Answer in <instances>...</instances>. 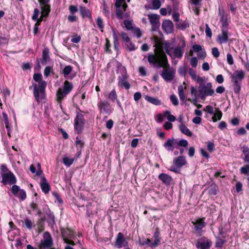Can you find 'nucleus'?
I'll return each instance as SVG.
<instances>
[{
  "mask_svg": "<svg viewBox=\"0 0 249 249\" xmlns=\"http://www.w3.org/2000/svg\"><path fill=\"white\" fill-rule=\"evenodd\" d=\"M192 223L195 226V231H200L206 225V223L204 221V218L197 219L195 222L193 221Z\"/></svg>",
  "mask_w": 249,
  "mask_h": 249,
  "instance_id": "18",
  "label": "nucleus"
},
{
  "mask_svg": "<svg viewBox=\"0 0 249 249\" xmlns=\"http://www.w3.org/2000/svg\"><path fill=\"white\" fill-rule=\"evenodd\" d=\"M225 242L226 241L225 240L217 238L216 242V247L222 248Z\"/></svg>",
  "mask_w": 249,
  "mask_h": 249,
  "instance_id": "53",
  "label": "nucleus"
},
{
  "mask_svg": "<svg viewBox=\"0 0 249 249\" xmlns=\"http://www.w3.org/2000/svg\"><path fill=\"white\" fill-rule=\"evenodd\" d=\"M30 207L32 209L36 212V213L38 215L41 214V211L38 208L37 205L36 203L32 202L30 205Z\"/></svg>",
  "mask_w": 249,
  "mask_h": 249,
  "instance_id": "49",
  "label": "nucleus"
},
{
  "mask_svg": "<svg viewBox=\"0 0 249 249\" xmlns=\"http://www.w3.org/2000/svg\"><path fill=\"white\" fill-rule=\"evenodd\" d=\"M148 61L150 64H152L156 68H163L161 76L166 82H171L174 78L175 71L173 69L170 68V65L168 62V59L165 53L162 51L158 52L156 56L154 54H150L148 56Z\"/></svg>",
  "mask_w": 249,
  "mask_h": 249,
  "instance_id": "1",
  "label": "nucleus"
},
{
  "mask_svg": "<svg viewBox=\"0 0 249 249\" xmlns=\"http://www.w3.org/2000/svg\"><path fill=\"white\" fill-rule=\"evenodd\" d=\"M162 29L167 34L171 33L174 29L173 22L170 20L163 21L162 24Z\"/></svg>",
  "mask_w": 249,
  "mask_h": 249,
  "instance_id": "16",
  "label": "nucleus"
},
{
  "mask_svg": "<svg viewBox=\"0 0 249 249\" xmlns=\"http://www.w3.org/2000/svg\"><path fill=\"white\" fill-rule=\"evenodd\" d=\"M52 68L48 66L46 67L44 71V74L46 77H48L50 75L51 72L52 71Z\"/></svg>",
  "mask_w": 249,
  "mask_h": 249,
  "instance_id": "59",
  "label": "nucleus"
},
{
  "mask_svg": "<svg viewBox=\"0 0 249 249\" xmlns=\"http://www.w3.org/2000/svg\"><path fill=\"white\" fill-rule=\"evenodd\" d=\"M73 85L71 83L66 80L64 82L63 88H59L56 93L57 99L59 102L66 96L72 89Z\"/></svg>",
  "mask_w": 249,
  "mask_h": 249,
  "instance_id": "6",
  "label": "nucleus"
},
{
  "mask_svg": "<svg viewBox=\"0 0 249 249\" xmlns=\"http://www.w3.org/2000/svg\"><path fill=\"white\" fill-rule=\"evenodd\" d=\"M2 177V183L4 185H12L14 184L17 182L16 177L11 171H8L7 173H1Z\"/></svg>",
  "mask_w": 249,
  "mask_h": 249,
  "instance_id": "8",
  "label": "nucleus"
},
{
  "mask_svg": "<svg viewBox=\"0 0 249 249\" xmlns=\"http://www.w3.org/2000/svg\"><path fill=\"white\" fill-rule=\"evenodd\" d=\"M241 172L245 175L248 174L249 173V164L246 165L241 167Z\"/></svg>",
  "mask_w": 249,
  "mask_h": 249,
  "instance_id": "56",
  "label": "nucleus"
},
{
  "mask_svg": "<svg viewBox=\"0 0 249 249\" xmlns=\"http://www.w3.org/2000/svg\"><path fill=\"white\" fill-rule=\"evenodd\" d=\"M73 159H70L68 157H65L63 159V162L65 165L68 166L71 165L73 162Z\"/></svg>",
  "mask_w": 249,
  "mask_h": 249,
  "instance_id": "44",
  "label": "nucleus"
},
{
  "mask_svg": "<svg viewBox=\"0 0 249 249\" xmlns=\"http://www.w3.org/2000/svg\"><path fill=\"white\" fill-rule=\"evenodd\" d=\"M124 23L126 29L128 30H131L133 29V27L132 22L129 20H124Z\"/></svg>",
  "mask_w": 249,
  "mask_h": 249,
  "instance_id": "46",
  "label": "nucleus"
},
{
  "mask_svg": "<svg viewBox=\"0 0 249 249\" xmlns=\"http://www.w3.org/2000/svg\"><path fill=\"white\" fill-rule=\"evenodd\" d=\"M178 93L180 100L184 102L185 100V95L182 86H179L178 87Z\"/></svg>",
  "mask_w": 249,
  "mask_h": 249,
  "instance_id": "36",
  "label": "nucleus"
},
{
  "mask_svg": "<svg viewBox=\"0 0 249 249\" xmlns=\"http://www.w3.org/2000/svg\"><path fill=\"white\" fill-rule=\"evenodd\" d=\"M80 13L83 18L87 17L89 18H91V14L90 11L84 7H80Z\"/></svg>",
  "mask_w": 249,
  "mask_h": 249,
  "instance_id": "29",
  "label": "nucleus"
},
{
  "mask_svg": "<svg viewBox=\"0 0 249 249\" xmlns=\"http://www.w3.org/2000/svg\"><path fill=\"white\" fill-rule=\"evenodd\" d=\"M229 33L227 30L222 29V33L218 36V41L219 43H226L229 39Z\"/></svg>",
  "mask_w": 249,
  "mask_h": 249,
  "instance_id": "20",
  "label": "nucleus"
},
{
  "mask_svg": "<svg viewBox=\"0 0 249 249\" xmlns=\"http://www.w3.org/2000/svg\"><path fill=\"white\" fill-rule=\"evenodd\" d=\"M139 72L142 76L146 75V71L145 68L143 66L140 67L139 68Z\"/></svg>",
  "mask_w": 249,
  "mask_h": 249,
  "instance_id": "61",
  "label": "nucleus"
},
{
  "mask_svg": "<svg viewBox=\"0 0 249 249\" xmlns=\"http://www.w3.org/2000/svg\"><path fill=\"white\" fill-rule=\"evenodd\" d=\"M242 151L245 156L244 160L245 162L249 163V148L248 146L244 145L241 147Z\"/></svg>",
  "mask_w": 249,
  "mask_h": 249,
  "instance_id": "28",
  "label": "nucleus"
},
{
  "mask_svg": "<svg viewBox=\"0 0 249 249\" xmlns=\"http://www.w3.org/2000/svg\"><path fill=\"white\" fill-rule=\"evenodd\" d=\"M212 53L213 56L215 58H217L219 56V52L218 49L216 47H214L212 49Z\"/></svg>",
  "mask_w": 249,
  "mask_h": 249,
  "instance_id": "62",
  "label": "nucleus"
},
{
  "mask_svg": "<svg viewBox=\"0 0 249 249\" xmlns=\"http://www.w3.org/2000/svg\"><path fill=\"white\" fill-rule=\"evenodd\" d=\"M177 26L179 29L184 30L189 27V23L187 21L185 20L182 22L177 24Z\"/></svg>",
  "mask_w": 249,
  "mask_h": 249,
  "instance_id": "39",
  "label": "nucleus"
},
{
  "mask_svg": "<svg viewBox=\"0 0 249 249\" xmlns=\"http://www.w3.org/2000/svg\"><path fill=\"white\" fill-rule=\"evenodd\" d=\"M196 246L199 249H209L211 246V242L207 239L201 238L197 241Z\"/></svg>",
  "mask_w": 249,
  "mask_h": 249,
  "instance_id": "15",
  "label": "nucleus"
},
{
  "mask_svg": "<svg viewBox=\"0 0 249 249\" xmlns=\"http://www.w3.org/2000/svg\"><path fill=\"white\" fill-rule=\"evenodd\" d=\"M24 225L28 229H31L33 226V223L31 220L26 218L24 220Z\"/></svg>",
  "mask_w": 249,
  "mask_h": 249,
  "instance_id": "51",
  "label": "nucleus"
},
{
  "mask_svg": "<svg viewBox=\"0 0 249 249\" xmlns=\"http://www.w3.org/2000/svg\"><path fill=\"white\" fill-rule=\"evenodd\" d=\"M16 196L18 197L21 200H24L26 198V194L24 190L20 189Z\"/></svg>",
  "mask_w": 249,
  "mask_h": 249,
  "instance_id": "41",
  "label": "nucleus"
},
{
  "mask_svg": "<svg viewBox=\"0 0 249 249\" xmlns=\"http://www.w3.org/2000/svg\"><path fill=\"white\" fill-rule=\"evenodd\" d=\"M123 39L126 42H129L130 41V38L128 37L127 35L124 32H122L121 34Z\"/></svg>",
  "mask_w": 249,
  "mask_h": 249,
  "instance_id": "64",
  "label": "nucleus"
},
{
  "mask_svg": "<svg viewBox=\"0 0 249 249\" xmlns=\"http://www.w3.org/2000/svg\"><path fill=\"white\" fill-rule=\"evenodd\" d=\"M200 82L197 90L198 97L204 99L207 96H213L214 91L212 88V84L210 82L206 83L204 80Z\"/></svg>",
  "mask_w": 249,
  "mask_h": 249,
  "instance_id": "2",
  "label": "nucleus"
},
{
  "mask_svg": "<svg viewBox=\"0 0 249 249\" xmlns=\"http://www.w3.org/2000/svg\"><path fill=\"white\" fill-rule=\"evenodd\" d=\"M103 12L106 17L107 18L109 17L110 12L109 11V8L105 1L103 3Z\"/></svg>",
  "mask_w": 249,
  "mask_h": 249,
  "instance_id": "43",
  "label": "nucleus"
},
{
  "mask_svg": "<svg viewBox=\"0 0 249 249\" xmlns=\"http://www.w3.org/2000/svg\"><path fill=\"white\" fill-rule=\"evenodd\" d=\"M81 124L85 123V120L83 114L78 113L76 115V117L74 120V124Z\"/></svg>",
  "mask_w": 249,
  "mask_h": 249,
  "instance_id": "37",
  "label": "nucleus"
},
{
  "mask_svg": "<svg viewBox=\"0 0 249 249\" xmlns=\"http://www.w3.org/2000/svg\"><path fill=\"white\" fill-rule=\"evenodd\" d=\"M33 78L35 81L38 83L37 85H39L41 82L46 83L42 80V76L40 73H35L33 76Z\"/></svg>",
  "mask_w": 249,
  "mask_h": 249,
  "instance_id": "38",
  "label": "nucleus"
},
{
  "mask_svg": "<svg viewBox=\"0 0 249 249\" xmlns=\"http://www.w3.org/2000/svg\"><path fill=\"white\" fill-rule=\"evenodd\" d=\"M154 241L151 244V248H154L158 247L160 244L161 237L160 235L159 228H157L153 235Z\"/></svg>",
  "mask_w": 249,
  "mask_h": 249,
  "instance_id": "14",
  "label": "nucleus"
},
{
  "mask_svg": "<svg viewBox=\"0 0 249 249\" xmlns=\"http://www.w3.org/2000/svg\"><path fill=\"white\" fill-rule=\"evenodd\" d=\"M185 42L184 40L182 41V45L180 47H176L174 49V57L181 58L183 54V48L185 47Z\"/></svg>",
  "mask_w": 249,
  "mask_h": 249,
  "instance_id": "17",
  "label": "nucleus"
},
{
  "mask_svg": "<svg viewBox=\"0 0 249 249\" xmlns=\"http://www.w3.org/2000/svg\"><path fill=\"white\" fill-rule=\"evenodd\" d=\"M188 69L189 68H188L187 66L186 65L181 66L178 69V72L180 76L185 77L187 73Z\"/></svg>",
  "mask_w": 249,
  "mask_h": 249,
  "instance_id": "34",
  "label": "nucleus"
},
{
  "mask_svg": "<svg viewBox=\"0 0 249 249\" xmlns=\"http://www.w3.org/2000/svg\"><path fill=\"white\" fill-rule=\"evenodd\" d=\"M233 90L234 92L236 94H239L241 89L242 83L238 82H232Z\"/></svg>",
  "mask_w": 249,
  "mask_h": 249,
  "instance_id": "32",
  "label": "nucleus"
},
{
  "mask_svg": "<svg viewBox=\"0 0 249 249\" xmlns=\"http://www.w3.org/2000/svg\"><path fill=\"white\" fill-rule=\"evenodd\" d=\"M72 71V67L71 66L68 65L64 67L63 70V73L65 78H67L68 75L71 73Z\"/></svg>",
  "mask_w": 249,
  "mask_h": 249,
  "instance_id": "35",
  "label": "nucleus"
},
{
  "mask_svg": "<svg viewBox=\"0 0 249 249\" xmlns=\"http://www.w3.org/2000/svg\"><path fill=\"white\" fill-rule=\"evenodd\" d=\"M40 187L42 191L46 194H48L51 190L50 185L47 182V180L44 177L41 178Z\"/></svg>",
  "mask_w": 249,
  "mask_h": 249,
  "instance_id": "21",
  "label": "nucleus"
},
{
  "mask_svg": "<svg viewBox=\"0 0 249 249\" xmlns=\"http://www.w3.org/2000/svg\"><path fill=\"white\" fill-rule=\"evenodd\" d=\"M61 234L65 243L68 245H75V244L71 239L75 238V232L72 230L67 229H61Z\"/></svg>",
  "mask_w": 249,
  "mask_h": 249,
  "instance_id": "7",
  "label": "nucleus"
},
{
  "mask_svg": "<svg viewBox=\"0 0 249 249\" xmlns=\"http://www.w3.org/2000/svg\"><path fill=\"white\" fill-rule=\"evenodd\" d=\"M164 115L167 118L168 120L170 122H174L176 120V117L174 115L171 114L170 111H165L164 113Z\"/></svg>",
  "mask_w": 249,
  "mask_h": 249,
  "instance_id": "40",
  "label": "nucleus"
},
{
  "mask_svg": "<svg viewBox=\"0 0 249 249\" xmlns=\"http://www.w3.org/2000/svg\"><path fill=\"white\" fill-rule=\"evenodd\" d=\"M84 124L85 123L74 124L75 129L77 131L78 133H80L82 132Z\"/></svg>",
  "mask_w": 249,
  "mask_h": 249,
  "instance_id": "47",
  "label": "nucleus"
},
{
  "mask_svg": "<svg viewBox=\"0 0 249 249\" xmlns=\"http://www.w3.org/2000/svg\"><path fill=\"white\" fill-rule=\"evenodd\" d=\"M170 98L171 101L174 106H177L178 105V99L175 95H171L170 97Z\"/></svg>",
  "mask_w": 249,
  "mask_h": 249,
  "instance_id": "50",
  "label": "nucleus"
},
{
  "mask_svg": "<svg viewBox=\"0 0 249 249\" xmlns=\"http://www.w3.org/2000/svg\"><path fill=\"white\" fill-rule=\"evenodd\" d=\"M152 7L151 9H158L161 6V3L160 0H152Z\"/></svg>",
  "mask_w": 249,
  "mask_h": 249,
  "instance_id": "42",
  "label": "nucleus"
},
{
  "mask_svg": "<svg viewBox=\"0 0 249 249\" xmlns=\"http://www.w3.org/2000/svg\"><path fill=\"white\" fill-rule=\"evenodd\" d=\"M173 162L177 167H181L185 165L187 162L184 156H178L177 158H174Z\"/></svg>",
  "mask_w": 249,
  "mask_h": 249,
  "instance_id": "19",
  "label": "nucleus"
},
{
  "mask_svg": "<svg viewBox=\"0 0 249 249\" xmlns=\"http://www.w3.org/2000/svg\"><path fill=\"white\" fill-rule=\"evenodd\" d=\"M118 85L119 86L124 87L126 89H128L130 88V84L127 82L124 77H122L120 79L118 82Z\"/></svg>",
  "mask_w": 249,
  "mask_h": 249,
  "instance_id": "33",
  "label": "nucleus"
},
{
  "mask_svg": "<svg viewBox=\"0 0 249 249\" xmlns=\"http://www.w3.org/2000/svg\"><path fill=\"white\" fill-rule=\"evenodd\" d=\"M50 60L49 51L48 49H45L42 52V57L41 61L42 64H46Z\"/></svg>",
  "mask_w": 249,
  "mask_h": 249,
  "instance_id": "27",
  "label": "nucleus"
},
{
  "mask_svg": "<svg viewBox=\"0 0 249 249\" xmlns=\"http://www.w3.org/2000/svg\"><path fill=\"white\" fill-rule=\"evenodd\" d=\"M191 93L192 96L194 97V98H193L192 100L190 98L188 99V101H190L194 104H196L197 102V99H196V89L194 87H191Z\"/></svg>",
  "mask_w": 249,
  "mask_h": 249,
  "instance_id": "31",
  "label": "nucleus"
},
{
  "mask_svg": "<svg viewBox=\"0 0 249 249\" xmlns=\"http://www.w3.org/2000/svg\"><path fill=\"white\" fill-rule=\"evenodd\" d=\"M131 31H132L134 35L136 36L138 38H139L142 36L141 31L139 28H133Z\"/></svg>",
  "mask_w": 249,
  "mask_h": 249,
  "instance_id": "48",
  "label": "nucleus"
},
{
  "mask_svg": "<svg viewBox=\"0 0 249 249\" xmlns=\"http://www.w3.org/2000/svg\"><path fill=\"white\" fill-rule=\"evenodd\" d=\"M20 190L19 187L17 185H14L11 188V191L13 194L16 196L17 195V194Z\"/></svg>",
  "mask_w": 249,
  "mask_h": 249,
  "instance_id": "52",
  "label": "nucleus"
},
{
  "mask_svg": "<svg viewBox=\"0 0 249 249\" xmlns=\"http://www.w3.org/2000/svg\"><path fill=\"white\" fill-rule=\"evenodd\" d=\"M188 145L187 140L182 139L178 141L174 138L168 139L163 144L164 147L168 151H173L175 148L178 149V146L186 147Z\"/></svg>",
  "mask_w": 249,
  "mask_h": 249,
  "instance_id": "3",
  "label": "nucleus"
},
{
  "mask_svg": "<svg viewBox=\"0 0 249 249\" xmlns=\"http://www.w3.org/2000/svg\"><path fill=\"white\" fill-rule=\"evenodd\" d=\"M97 106L101 113L104 112L107 114H110L111 112V109L109 103L107 101H100Z\"/></svg>",
  "mask_w": 249,
  "mask_h": 249,
  "instance_id": "13",
  "label": "nucleus"
},
{
  "mask_svg": "<svg viewBox=\"0 0 249 249\" xmlns=\"http://www.w3.org/2000/svg\"><path fill=\"white\" fill-rule=\"evenodd\" d=\"M96 23L99 29H103L104 25L103 24V20L101 18L98 17L96 20Z\"/></svg>",
  "mask_w": 249,
  "mask_h": 249,
  "instance_id": "57",
  "label": "nucleus"
},
{
  "mask_svg": "<svg viewBox=\"0 0 249 249\" xmlns=\"http://www.w3.org/2000/svg\"><path fill=\"white\" fill-rule=\"evenodd\" d=\"M147 17L152 25V31H157L160 26V16L157 14H148Z\"/></svg>",
  "mask_w": 249,
  "mask_h": 249,
  "instance_id": "10",
  "label": "nucleus"
},
{
  "mask_svg": "<svg viewBox=\"0 0 249 249\" xmlns=\"http://www.w3.org/2000/svg\"><path fill=\"white\" fill-rule=\"evenodd\" d=\"M144 98L147 102L155 106H160L161 104V101L156 97L146 95Z\"/></svg>",
  "mask_w": 249,
  "mask_h": 249,
  "instance_id": "25",
  "label": "nucleus"
},
{
  "mask_svg": "<svg viewBox=\"0 0 249 249\" xmlns=\"http://www.w3.org/2000/svg\"><path fill=\"white\" fill-rule=\"evenodd\" d=\"M197 59L196 57H193L190 59V64L192 67L196 68L197 65Z\"/></svg>",
  "mask_w": 249,
  "mask_h": 249,
  "instance_id": "55",
  "label": "nucleus"
},
{
  "mask_svg": "<svg viewBox=\"0 0 249 249\" xmlns=\"http://www.w3.org/2000/svg\"><path fill=\"white\" fill-rule=\"evenodd\" d=\"M53 195L55 197L56 200L58 201V202L60 204H62L63 203V200L60 197L59 194L56 192H53L52 193Z\"/></svg>",
  "mask_w": 249,
  "mask_h": 249,
  "instance_id": "54",
  "label": "nucleus"
},
{
  "mask_svg": "<svg viewBox=\"0 0 249 249\" xmlns=\"http://www.w3.org/2000/svg\"><path fill=\"white\" fill-rule=\"evenodd\" d=\"M204 110L207 111L209 114H213V107L211 106H207L204 109Z\"/></svg>",
  "mask_w": 249,
  "mask_h": 249,
  "instance_id": "63",
  "label": "nucleus"
},
{
  "mask_svg": "<svg viewBox=\"0 0 249 249\" xmlns=\"http://www.w3.org/2000/svg\"><path fill=\"white\" fill-rule=\"evenodd\" d=\"M46 83L41 82L39 85L36 83H33V92L35 100L38 102H40L45 97V88Z\"/></svg>",
  "mask_w": 249,
  "mask_h": 249,
  "instance_id": "5",
  "label": "nucleus"
},
{
  "mask_svg": "<svg viewBox=\"0 0 249 249\" xmlns=\"http://www.w3.org/2000/svg\"><path fill=\"white\" fill-rule=\"evenodd\" d=\"M188 72L189 75H190V76L191 77L193 80L197 82L203 81V79L202 77L199 76H197L196 71L194 70L193 69L189 68Z\"/></svg>",
  "mask_w": 249,
  "mask_h": 249,
  "instance_id": "26",
  "label": "nucleus"
},
{
  "mask_svg": "<svg viewBox=\"0 0 249 249\" xmlns=\"http://www.w3.org/2000/svg\"><path fill=\"white\" fill-rule=\"evenodd\" d=\"M43 239L41 241L39 248L48 249L52 247L53 245V239L49 232L46 231L43 235Z\"/></svg>",
  "mask_w": 249,
  "mask_h": 249,
  "instance_id": "9",
  "label": "nucleus"
},
{
  "mask_svg": "<svg viewBox=\"0 0 249 249\" xmlns=\"http://www.w3.org/2000/svg\"><path fill=\"white\" fill-rule=\"evenodd\" d=\"M159 178L166 185L170 184L172 181V178L169 175L164 173L160 174Z\"/></svg>",
  "mask_w": 249,
  "mask_h": 249,
  "instance_id": "23",
  "label": "nucleus"
},
{
  "mask_svg": "<svg viewBox=\"0 0 249 249\" xmlns=\"http://www.w3.org/2000/svg\"><path fill=\"white\" fill-rule=\"evenodd\" d=\"M227 60L228 64L230 65H231L233 64L234 61L233 59L232 56L230 53H228L227 55Z\"/></svg>",
  "mask_w": 249,
  "mask_h": 249,
  "instance_id": "60",
  "label": "nucleus"
},
{
  "mask_svg": "<svg viewBox=\"0 0 249 249\" xmlns=\"http://www.w3.org/2000/svg\"><path fill=\"white\" fill-rule=\"evenodd\" d=\"M108 98L114 102L117 98V95L116 94V92L115 89H113L111 91V92L109 93Z\"/></svg>",
  "mask_w": 249,
  "mask_h": 249,
  "instance_id": "45",
  "label": "nucleus"
},
{
  "mask_svg": "<svg viewBox=\"0 0 249 249\" xmlns=\"http://www.w3.org/2000/svg\"><path fill=\"white\" fill-rule=\"evenodd\" d=\"M115 6L116 7V16L119 19L129 17V14L126 12L128 6L125 0H116Z\"/></svg>",
  "mask_w": 249,
  "mask_h": 249,
  "instance_id": "4",
  "label": "nucleus"
},
{
  "mask_svg": "<svg viewBox=\"0 0 249 249\" xmlns=\"http://www.w3.org/2000/svg\"><path fill=\"white\" fill-rule=\"evenodd\" d=\"M245 76V73L243 70H236L231 76V82H238L242 83V81Z\"/></svg>",
  "mask_w": 249,
  "mask_h": 249,
  "instance_id": "12",
  "label": "nucleus"
},
{
  "mask_svg": "<svg viewBox=\"0 0 249 249\" xmlns=\"http://www.w3.org/2000/svg\"><path fill=\"white\" fill-rule=\"evenodd\" d=\"M42 17H47L51 11V6L48 3L40 5Z\"/></svg>",
  "mask_w": 249,
  "mask_h": 249,
  "instance_id": "24",
  "label": "nucleus"
},
{
  "mask_svg": "<svg viewBox=\"0 0 249 249\" xmlns=\"http://www.w3.org/2000/svg\"><path fill=\"white\" fill-rule=\"evenodd\" d=\"M161 48L162 50H163V49L165 50L166 53L168 54L171 55L170 52L172 49V48L171 47V44L170 43V42H169L167 41H164L162 43V44L161 45ZM160 51H162L164 53V52L163 51V50H159V51H157L156 52V54L158 52H160ZM155 56H156V54Z\"/></svg>",
  "mask_w": 249,
  "mask_h": 249,
  "instance_id": "22",
  "label": "nucleus"
},
{
  "mask_svg": "<svg viewBox=\"0 0 249 249\" xmlns=\"http://www.w3.org/2000/svg\"><path fill=\"white\" fill-rule=\"evenodd\" d=\"M128 246V242L126 240L124 234L121 232L118 233L115 242V246L118 249H121L123 247H127Z\"/></svg>",
  "mask_w": 249,
  "mask_h": 249,
  "instance_id": "11",
  "label": "nucleus"
},
{
  "mask_svg": "<svg viewBox=\"0 0 249 249\" xmlns=\"http://www.w3.org/2000/svg\"><path fill=\"white\" fill-rule=\"evenodd\" d=\"M39 15V11L38 9L35 8L32 18L34 20H36Z\"/></svg>",
  "mask_w": 249,
  "mask_h": 249,
  "instance_id": "58",
  "label": "nucleus"
},
{
  "mask_svg": "<svg viewBox=\"0 0 249 249\" xmlns=\"http://www.w3.org/2000/svg\"><path fill=\"white\" fill-rule=\"evenodd\" d=\"M179 128L181 132L185 135L190 137L192 136L191 131L184 124H180L179 126Z\"/></svg>",
  "mask_w": 249,
  "mask_h": 249,
  "instance_id": "30",
  "label": "nucleus"
}]
</instances>
